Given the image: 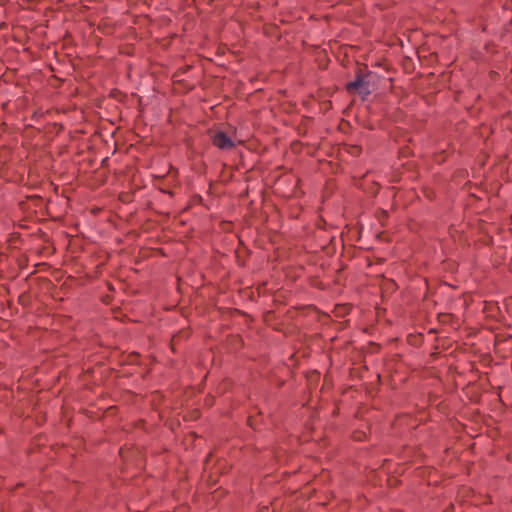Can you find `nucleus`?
<instances>
[{
  "label": "nucleus",
  "instance_id": "nucleus-3",
  "mask_svg": "<svg viewBox=\"0 0 512 512\" xmlns=\"http://www.w3.org/2000/svg\"><path fill=\"white\" fill-rule=\"evenodd\" d=\"M336 316H337V317H342V316H343V314L338 313Z\"/></svg>",
  "mask_w": 512,
  "mask_h": 512
},
{
  "label": "nucleus",
  "instance_id": "nucleus-2",
  "mask_svg": "<svg viewBox=\"0 0 512 512\" xmlns=\"http://www.w3.org/2000/svg\"><path fill=\"white\" fill-rule=\"evenodd\" d=\"M347 89L349 91L359 90L360 93H368V87L365 85L364 81L361 78L356 79L353 82L347 84Z\"/></svg>",
  "mask_w": 512,
  "mask_h": 512
},
{
  "label": "nucleus",
  "instance_id": "nucleus-1",
  "mask_svg": "<svg viewBox=\"0 0 512 512\" xmlns=\"http://www.w3.org/2000/svg\"><path fill=\"white\" fill-rule=\"evenodd\" d=\"M213 144L222 149V150H230L234 147V142L231 138H229L224 132L218 131L215 133L212 139Z\"/></svg>",
  "mask_w": 512,
  "mask_h": 512
}]
</instances>
